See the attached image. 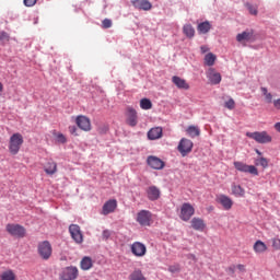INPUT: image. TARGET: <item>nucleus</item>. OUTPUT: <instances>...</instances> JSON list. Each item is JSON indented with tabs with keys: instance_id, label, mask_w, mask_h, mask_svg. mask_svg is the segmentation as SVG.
<instances>
[{
	"instance_id": "1",
	"label": "nucleus",
	"mask_w": 280,
	"mask_h": 280,
	"mask_svg": "<svg viewBox=\"0 0 280 280\" xmlns=\"http://www.w3.org/2000/svg\"><path fill=\"white\" fill-rule=\"evenodd\" d=\"M23 142H24L23 135L19 132L13 133L9 140L10 154H13V155L19 154V152L21 151V147L23 145Z\"/></svg>"
},
{
	"instance_id": "2",
	"label": "nucleus",
	"mask_w": 280,
	"mask_h": 280,
	"mask_svg": "<svg viewBox=\"0 0 280 280\" xmlns=\"http://www.w3.org/2000/svg\"><path fill=\"white\" fill-rule=\"evenodd\" d=\"M37 253L44 261H47L51 258L54 253V248L51 247V243L49 241H43L37 245Z\"/></svg>"
},
{
	"instance_id": "3",
	"label": "nucleus",
	"mask_w": 280,
	"mask_h": 280,
	"mask_svg": "<svg viewBox=\"0 0 280 280\" xmlns=\"http://www.w3.org/2000/svg\"><path fill=\"white\" fill-rule=\"evenodd\" d=\"M246 137L249 139H254L256 143H271L272 137L268 135V131H255V132H247Z\"/></svg>"
},
{
	"instance_id": "4",
	"label": "nucleus",
	"mask_w": 280,
	"mask_h": 280,
	"mask_svg": "<svg viewBox=\"0 0 280 280\" xmlns=\"http://www.w3.org/2000/svg\"><path fill=\"white\" fill-rule=\"evenodd\" d=\"M5 231L7 233H9V235H11L12 237H18V238H23L25 237V229L23 228V225L20 224H14V223H9L5 226Z\"/></svg>"
},
{
	"instance_id": "5",
	"label": "nucleus",
	"mask_w": 280,
	"mask_h": 280,
	"mask_svg": "<svg viewBox=\"0 0 280 280\" xmlns=\"http://www.w3.org/2000/svg\"><path fill=\"white\" fill-rule=\"evenodd\" d=\"M237 172H244L245 174H252L253 176H259V171L255 165H247L244 162L236 161L233 163Z\"/></svg>"
},
{
	"instance_id": "6",
	"label": "nucleus",
	"mask_w": 280,
	"mask_h": 280,
	"mask_svg": "<svg viewBox=\"0 0 280 280\" xmlns=\"http://www.w3.org/2000/svg\"><path fill=\"white\" fill-rule=\"evenodd\" d=\"M79 275L80 271L78 270V267H65L59 275V280H75Z\"/></svg>"
},
{
	"instance_id": "7",
	"label": "nucleus",
	"mask_w": 280,
	"mask_h": 280,
	"mask_svg": "<svg viewBox=\"0 0 280 280\" xmlns=\"http://www.w3.org/2000/svg\"><path fill=\"white\" fill-rule=\"evenodd\" d=\"M195 213L196 209H194V206H191V203L185 202L182 205L179 218L184 222H189Z\"/></svg>"
},
{
	"instance_id": "8",
	"label": "nucleus",
	"mask_w": 280,
	"mask_h": 280,
	"mask_svg": "<svg viewBox=\"0 0 280 280\" xmlns=\"http://www.w3.org/2000/svg\"><path fill=\"white\" fill-rule=\"evenodd\" d=\"M125 115L127 126L135 128L137 124H139V116L137 115V109H135L133 107H127Z\"/></svg>"
},
{
	"instance_id": "9",
	"label": "nucleus",
	"mask_w": 280,
	"mask_h": 280,
	"mask_svg": "<svg viewBox=\"0 0 280 280\" xmlns=\"http://www.w3.org/2000/svg\"><path fill=\"white\" fill-rule=\"evenodd\" d=\"M177 150L182 156H187V154L194 150V142L187 138H182L177 145Z\"/></svg>"
},
{
	"instance_id": "10",
	"label": "nucleus",
	"mask_w": 280,
	"mask_h": 280,
	"mask_svg": "<svg viewBox=\"0 0 280 280\" xmlns=\"http://www.w3.org/2000/svg\"><path fill=\"white\" fill-rule=\"evenodd\" d=\"M137 222L140 226H150V222H152V212L149 210H141L137 214Z\"/></svg>"
},
{
	"instance_id": "11",
	"label": "nucleus",
	"mask_w": 280,
	"mask_h": 280,
	"mask_svg": "<svg viewBox=\"0 0 280 280\" xmlns=\"http://www.w3.org/2000/svg\"><path fill=\"white\" fill-rule=\"evenodd\" d=\"M69 232L72 240H74L77 244H82V242H84V236H82V231H80V225L71 224L69 226Z\"/></svg>"
},
{
	"instance_id": "12",
	"label": "nucleus",
	"mask_w": 280,
	"mask_h": 280,
	"mask_svg": "<svg viewBox=\"0 0 280 280\" xmlns=\"http://www.w3.org/2000/svg\"><path fill=\"white\" fill-rule=\"evenodd\" d=\"M75 124L80 130L84 132L91 131V119L89 117L80 115L75 118Z\"/></svg>"
},
{
	"instance_id": "13",
	"label": "nucleus",
	"mask_w": 280,
	"mask_h": 280,
	"mask_svg": "<svg viewBox=\"0 0 280 280\" xmlns=\"http://www.w3.org/2000/svg\"><path fill=\"white\" fill-rule=\"evenodd\" d=\"M206 75L210 82V84H220L222 82V74L220 72L215 71L214 68H209L206 72Z\"/></svg>"
},
{
	"instance_id": "14",
	"label": "nucleus",
	"mask_w": 280,
	"mask_h": 280,
	"mask_svg": "<svg viewBox=\"0 0 280 280\" xmlns=\"http://www.w3.org/2000/svg\"><path fill=\"white\" fill-rule=\"evenodd\" d=\"M217 202H219L225 211H231V209H233V199L226 195L217 196Z\"/></svg>"
},
{
	"instance_id": "15",
	"label": "nucleus",
	"mask_w": 280,
	"mask_h": 280,
	"mask_svg": "<svg viewBox=\"0 0 280 280\" xmlns=\"http://www.w3.org/2000/svg\"><path fill=\"white\" fill-rule=\"evenodd\" d=\"M131 253L136 256V257H143L145 255V253H148V248L145 247V245H143V243L141 242H135L131 245Z\"/></svg>"
},
{
	"instance_id": "16",
	"label": "nucleus",
	"mask_w": 280,
	"mask_h": 280,
	"mask_svg": "<svg viewBox=\"0 0 280 280\" xmlns=\"http://www.w3.org/2000/svg\"><path fill=\"white\" fill-rule=\"evenodd\" d=\"M131 3L136 10H143L144 12L152 10V2L150 0H132Z\"/></svg>"
},
{
	"instance_id": "17",
	"label": "nucleus",
	"mask_w": 280,
	"mask_h": 280,
	"mask_svg": "<svg viewBox=\"0 0 280 280\" xmlns=\"http://www.w3.org/2000/svg\"><path fill=\"white\" fill-rule=\"evenodd\" d=\"M147 163L152 170H163L165 167V162L156 156H149Z\"/></svg>"
},
{
	"instance_id": "18",
	"label": "nucleus",
	"mask_w": 280,
	"mask_h": 280,
	"mask_svg": "<svg viewBox=\"0 0 280 280\" xmlns=\"http://www.w3.org/2000/svg\"><path fill=\"white\" fill-rule=\"evenodd\" d=\"M115 209H117V199H109L104 203L102 214L108 215L109 213H115Z\"/></svg>"
},
{
	"instance_id": "19",
	"label": "nucleus",
	"mask_w": 280,
	"mask_h": 280,
	"mask_svg": "<svg viewBox=\"0 0 280 280\" xmlns=\"http://www.w3.org/2000/svg\"><path fill=\"white\" fill-rule=\"evenodd\" d=\"M172 82H173V84H175V86H177V89H180L183 91H189V83H187V80H185L180 77L174 75L172 78Z\"/></svg>"
},
{
	"instance_id": "20",
	"label": "nucleus",
	"mask_w": 280,
	"mask_h": 280,
	"mask_svg": "<svg viewBox=\"0 0 280 280\" xmlns=\"http://www.w3.org/2000/svg\"><path fill=\"white\" fill-rule=\"evenodd\" d=\"M147 196L149 200H159L161 198V189L156 186H150L147 189Z\"/></svg>"
},
{
	"instance_id": "21",
	"label": "nucleus",
	"mask_w": 280,
	"mask_h": 280,
	"mask_svg": "<svg viewBox=\"0 0 280 280\" xmlns=\"http://www.w3.org/2000/svg\"><path fill=\"white\" fill-rule=\"evenodd\" d=\"M44 172H46L48 176H54V174L58 172V164L54 160H49L44 166Z\"/></svg>"
},
{
	"instance_id": "22",
	"label": "nucleus",
	"mask_w": 280,
	"mask_h": 280,
	"mask_svg": "<svg viewBox=\"0 0 280 280\" xmlns=\"http://www.w3.org/2000/svg\"><path fill=\"white\" fill-rule=\"evenodd\" d=\"M191 228L195 231H205V229H207V224L205 223V220L200 219V218H192V220L190 221Z\"/></svg>"
},
{
	"instance_id": "23",
	"label": "nucleus",
	"mask_w": 280,
	"mask_h": 280,
	"mask_svg": "<svg viewBox=\"0 0 280 280\" xmlns=\"http://www.w3.org/2000/svg\"><path fill=\"white\" fill-rule=\"evenodd\" d=\"M161 137H163V128L161 127H154L148 132V138L151 141H155V139H161Z\"/></svg>"
},
{
	"instance_id": "24",
	"label": "nucleus",
	"mask_w": 280,
	"mask_h": 280,
	"mask_svg": "<svg viewBox=\"0 0 280 280\" xmlns=\"http://www.w3.org/2000/svg\"><path fill=\"white\" fill-rule=\"evenodd\" d=\"M237 43H250L253 40V32L245 31L236 35Z\"/></svg>"
},
{
	"instance_id": "25",
	"label": "nucleus",
	"mask_w": 280,
	"mask_h": 280,
	"mask_svg": "<svg viewBox=\"0 0 280 280\" xmlns=\"http://www.w3.org/2000/svg\"><path fill=\"white\" fill-rule=\"evenodd\" d=\"M232 194L236 198H244V196H246V190L242 186H240L237 184H233L232 185Z\"/></svg>"
},
{
	"instance_id": "26",
	"label": "nucleus",
	"mask_w": 280,
	"mask_h": 280,
	"mask_svg": "<svg viewBox=\"0 0 280 280\" xmlns=\"http://www.w3.org/2000/svg\"><path fill=\"white\" fill-rule=\"evenodd\" d=\"M266 250H268V246L266 245V243H264L262 241H256L254 244V252L257 255H261L264 253H266Z\"/></svg>"
},
{
	"instance_id": "27",
	"label": "nucleus",
	"mask_w": 280,
	"mask_h": 280,
	"mask_svg": "<svg viewBox=\"0 0 280 280\" xmlns=\"http://www.w3.org/2000/svg\"><path fill=\"white\" fill-rule=\"evenodd\" d=\"M80 266L81 270H91V268H93V260L91 259V257L85 256L82 258Z\"/></svg>"
},
{
	"instance_id": "28",
	"label": "nucleus",
	"mask_w": 280,
	"mask_h": 280,
	"mask_svg": "<svg viewBox=\"0 0 280 280\" xmlns=\"http://www.w3.org/2000/svg\"><path fill=\"white\" fill-rule=\"evenodd\" d=\"M199 34H209L211 31V23L209 21L202 22L197 26Z\"/></svg>"
},
{
	"instance_id": "29",
	"label": "nucleus",
	"mask_w": 280,
	"mask_h": 280,
	"mask_svg": "<svg viewBox=\"0 0 280 280\" xmlns=\"http://www.w3.org/2000/svg\"><path fill=\"white\" fill-rule=\"evenodd\" d=\"M0 280H16V273L13 270L8 269L0 273Z\"/></svg>"
},
{
	"instance_id": "30",
	"label": "nucleus",
	"mask_w": 280,
	"mask_h": 280,
	"mask_svg": "<svg viewBox=\"0 0 280 280\" xmlns=\"http://www.w3.org/2000/svg\"><path fill=\"white\" fill-rule=\"evenodd\" d=\"M183 32L185 36H187V38H194L196 34V30H194V26H191V24L184 25Z\"/></svg>"
},
{
	"instance_id": "31",
	"label": "nucleus",
	"mask_w": 280,
	"mask_h": 280,
	"mask_svg": "<svg viewBox=\"0 0 280 280\" xmlns=\"http://www.w3.org/2000/svg\"><path fill=\"white\" fill-rule=\"evenodd\" d=\"M186 132H187L188 137H191V139H194L195 137H200V128H198L196 126H189L186 129Z\"/></svg>"
},
{
	"instance_id": "32",
	"label": "nucleus",
	"mask_w": 280,
	"mask_h": 280,
	"mask_svg": "<svg viewBox=\"0 0 280 280\" xmlns=\"http://www.w3.org/2000/svg\"><path fill=\"white\" fill-rule=\"evenodd\" d=\"M129 280H147V279L140 269H136L129 275Z\"/></svg>"
},
{
	"instance_id": "33",
	"label": "nucleus",
	"mask_w": 280,
	"mask_h": 280,
	"mask_svg": "<svg viewBox=\"0 0 280 280\" xmlns=\"http://www.w3.org/2000/svg\"><path fill=\"white\" fill-rule=\"evenodd\" d=\"M215 60L217 57L212 52H209L205 56V65H207V67H213V65H215Z\"/></svg>"
},
{
	"instance_id": "34",
	"label": "nucleus",
	"mask_w": 280,
	"mask_h": 280,
	"mask_svg": "<svg viewBox=\"0 0 280 280\" xmlns=\"http://www.w3.org/2000/svg\"><path fill=\"white\" fill-rule=\"evenodd\" d=\"M255 165L257 167H261L262 170H266L268 167V159L266 158H258L254 161Z\"/></svg>"
},
{
	"instance_id": "35",
	"label": "nucleus",
	"mask_w": 280,
	"mask_h": 280,
	"mask_svg": "<svg viewBox=\"0 0 280 280\" xmlns=\"http://www.w3.org/2000/svg\"><path fill=\"white\" fill-rule=\"evenodd\" d=\"M140 108H142V110H150V108H152V101H150V98H142L140 101Z\"/></svg>"
},
{
	"instance_id": "36",
	"label": "nucleus",
	"mask_w": 280,
	"mask_h": 280,
	"mask_svg": "<svg viewBox=\"0 0 280 280\" xmlns=\"http://www.w3.org/2000/svg\"><path fill=\"white\" fill-rule=\"evenodd\" d=\"M260 91L265 96L267 104H272V93L268 92V88H260Z\"/></svg>"
},
{
	"instance_id": "37",
	"label": "nucleus",
	"mask_w": 280,
	"mask_h": 280,
	"mask_svg": "<svg viewBox=\"0 0 280 280\" xmlns=\"http://www.w3.org/2000/svg\"><path fill=\"white\" fill-rule=\"evenodd\" d=\"M52 135L56 137L57 143H66L67 142V137L60 132L54 131Z\"/></svg>"
},
{
	"instance_id": "38",
	"label": "nucleus",
	"mask_w": 280,
	"mask_h": 280,
	"mask_svg": "<svg viewBox=\"0 0 280 280\" xmlns=\"http://www.w3.org/2000/svg\"><path fill=\"white\" fill-rule=\"evenodd\" d=\"M102 27L103 30H109V27H113V21L110 19L103 20Z\"/></svg>"
},
{
	"instance_id": "39",
	"label": "nucleus",
	"mask_w": 280,
	"mask_h": 280,
	"mask_svg": "<svg viewBox=\"0 0 280 280\" xmlns=\"http://www.w3.org/2000/svg\"><path fill=\"white\" fill-rule=\"evenodd\" d=\"M225 108H228L229 110H233V108H235V100L230 98L229 101H226L224 103Z\"/></svg>"
},
{
	"instance_id": "40",
	"label": "nucleus",
	"mask_w": 280,
	"mask_h": 280,
	"mask_svg": "<svg viewBox=\"0 0 280 280\" xmlns=\"http://www.w3.org/2000/svg\"><path fill=\"white\" fill-rule=\"evenodd\" d=\"M168 272H172L173 275L176 272H180V265H178V264L171 265L168 267Z\"/></svg>"
},
{
	"instance_id": "41",
	"label": "nucleus",
	"mask_w": 280,
	"mask_h": 280,
	"mask_svg": "<svg viewBox=\"0 0 280 280\" xmlns=\"http://www.w3.org/2000/svg\"><path fill=\"white\" fill-rule=\"evenodd\" d=\"M246 8H247L249 14H253L254 16H257V7H254L253 4L247 3Z\"/></svg>"
},
{
	"instance_id": "42",
	"label": "nucleus",
	"mask_w": 280,
	"mask_h": 280,
	"mask_svg": "<svg viewBox=\"0 0 280 280\" xmlns=\"http://www.w3.org/2000/svg\"><path fill=\"white\" fill-rule=\"evenodd\" d=\"M10 35L7 32H0V43H8Z\"/></svg>"
},
{
	"instance_id": "43",
	"label": "nucleus",
	"mask_w": 280,
	"mask_h": 280,
	"mask_svg": "<svg viewBox=\"0 0 280 280\" xmlns=\"http://www.w3.org/2000/svg\"><path fill=\"white\" fill-rule=\"evenodd\" d=\"M273 250H280V238H272L271 240Z\"/></svg>"
},
{
	"instance_id": "44",
	"label": "nucleus",
	"mask_w": 280,
	"mask_h": 280,
	"mask_svg": "<svg viewBox=\"0 0 280 280\" xmlns=\"http://www.w3.org/2000/svg\"><path fill=\"white\" fill-rule=\"evenodd\" d=\"M36 1L37 0H24V5H26V8H34V5H36Z\"/></svg>"
},
{
	"instance_id": "45",
	"label": "nucleus",
	"mask_w": 280,
	"mask_h": 280,
	"mask_svg": "<svg viewBox=\"0 0 280 280\" xmlns=\"http://www.w3.org/2000/svg\"><path fill=\"white\" fill-rule=\"evenodd\" d=\"M70 135H74V137H78V127L77 126H70L69 127Z\"/></svg>"
},
{
	"instance_id": "46",
	"label": "nucleus",
	"mask_w": 280,
	"mask_h": 280,
	"mask_svg": "<svg viewBox=\"0 0 280 280\" xmlns=\"http://www.w3.org/2000/svg\"><path fill=\"white\" fill-rule=\"evenodd\" d=\"M272 103H273V108H276V110H280V98L275 100Z\"/></svg>"
},
{
	"instance_id": "47",
	"label": "nucleus",
	"mask_w": 280,
	"mask_h": 280,
	"mask_svg": "<svg viewBox=\"0 0 280 280\" xmlns=\"http://www.w3.org/2000/svg\"><path fill=\"white\" fill-rule=\"evenodd\" d=\"M102 235H103V240H108V237H110V231L104 230Z\"/></svg>"
},
{
	"instance_id": "48",
	"label": "nucleus",
	"mask_w": 280,
	"mask_h": 280,
	"mask_svg": "<svg viewBox=\"0 0 280 280\" xmlns=\"http://www.w3.org/2000/svg\"><path fill=\"white\" fill-rule=\"evenodd\" d=\"M200 51H201V54H207V51H209V47L208 46H201Z\"/></svg>"
},
{
	"instance_id": "49",
	"label": "nucleus",
	"mask_w": 280,
	"mask_h": 280,
	"mask_svg": "<svg viewBox=\"0 0 280 280\" xmlns=\"http://www.w3.org/2000/svg\"><path fill=\"white\" fill-rule=\"evenodd\" d=\"M275 129L277 130V132H280V122L275 124Z\"/></svg>"
},
{
	"instance_id": "50",
	"label": "nucleus",
	"mask_w": 280,
	"mask_h": 280,
	"mask_svg": "<svg viewBox=\"0 0 280 280\" xmlns=\"http://www.w3.org/2000/svg\"><path fill=\"white\" fill-rule=\"evenodd\" d=\"M237 268H238L241 271H244V270H245L244 265H237Z\"/></svg>"
},
{
	"instance_id": "51",
	"label": "nucleus",
	"mask_w": 280,
	"mask_h": 280,
	"mask_svg": "<svg viewBox=\"0 0 280 280\" xmlns=\"http://www.w3.org/2000/svg\"><path fill=\"white\" fill-rule=\"evenodd\" d=\"M3 92V83L0 82V93Z\"/></svg>"
},
{
	"instance_id": "52",
	"label": "nucleus",
	"mask_w": 280,
	"mask_h": 280,
	"mask_svg": "<svg viewBox=\"0 0 280 280\" xmlns=\"http://www.w3.org/2000/svg\"><path fill=\"white\" fill-rule=\"evenodd\" d=\"M256 153L261 156V152L259 150H256Z\"/></svg>"
},
{
	"instance_id": "53",
	"label": "nucleus",
	"mask_w": 280,
	"mask_h": 280,
	"mask_svg": "<svg viewBox=\"0 0 280 280\" xmlns=\"http://www.w3.org/2000/svg\"><path fill=\"white\" fill-rule=\"evenodd\" d=\"M190 257L196 261V256L195 255H190Z\"/></svg>"
}]
</instances>
